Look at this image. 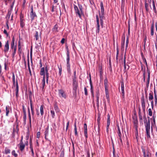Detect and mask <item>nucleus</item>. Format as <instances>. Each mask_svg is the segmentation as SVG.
<instances>
[{
  "label": "nucleus",
  "mask_w": 157,
  "mask_h": 157,
  "mask_svg": "<svg viewBox=\"0 0 157 157\" xmlns=\"http://www.w3.org/2000/svg\"><path fill=\"white\" fill-rule=\"evenodd\" d=\"M48 67L46 66L45 68L42 67L41 68L40 71V75H43V79L42 80V88L44 89L45 84V73L46 76V82H48V80L49 77V74L48 73Z\"/></svg>",
  "instance_id": "f257e3e1"
},
{
  "label": "nucleus",
  "mask_w": 157,
  "mask_h": 157,
  "mask_svg": "<svg viewBox=\"0 0 157 157\" xmlns=\"http://www.w3.org/2000/svg\"><path fill=\"white\" fill-rule=\"evenodd\" d=\"M144 125L145 126L147 135V138L150 137V122L149 120L148 121L146 117L144 120Z\"/></svg>",
  "instance_id": "f03ea898"
},
{
  "label": "nucleus",
  "mask_w": 157,
  "mask_h": 157,
  "mask_svg": "<svg viewBox=\"0 0 157 157\" xmlns=\"http://www.w3.org/2000/svg\"><path fill=\"white\" fill-rule=\"evenodd\" d=\"M100 7L101 11V14L99 13V17L101 25L102 27H103V20L104 19V9L102 2H100Z\"/></svg>",
  "instance_id": "7ed1b4c3"
},
{
  "label": "nucleus",
  "mask_w": 157,
  "mask_h": 157,
  "mask_svg": "<svg viewBox=\"0 0 157 157\" xmlns=\"http://www.w3.org/2000/svg\"><path fill=\"white\" fill-rule=\"evenodd\" d=\"M74 9L75 11V13L76 14H78V16L80 17H81V15L82 14V11L80 10H79L78 8V7L76 6H74Z\"/></svg>",
  "instance_id": "20e7f679"
},
{
  "label": "nucleus",
  "mask_w": 157,
  "mask_h": 157,
  "mask_svg": "<svg viewBox=\"0 0 157 157\" xmlns=\"http://www.w3.org/2000/svg\"><path fill=\"white\" fill-rule=\"evenodd\" d=\"M69 56L68 53V52L67 54V70L69 72H70V65L69 63Z\"/></svg>",
  "instance_id": "39448f33"
},
{
  "label": "nucleus",
  "mask_w": 157,
  "mask_h": 157,
  "mask_svg": "<svg viewBox=\"0 0 157 157\" xmlns=\"http://www.w3.org/2000/svg\"><path fill=\"white\" fill-rule=\"evenodd\" d=\"M31 13H30V17L31 18L32 20H33L34 18L36 16V15L35 13L33 12V6H31Z\"/></svg>",
  "instance_id": "423d86ee"
},
{
  "label": "nucleus",
  "mask_w": 157,
  "mask_h": 157,
  "mask_svg": "<svg viewBox=\"0 0 157 157\" xmlns=\"http://www.w3.org/2000/svg\"><path fill=\"white\" fill-rule=\"evenodd\" d=\"M118 136L119 137V139L121 142L122 143V137L123 136V135H122L121 133V132L120 129L119 127L118 126V131H117Z\"/></svg>",
  "instance_id": "0eeeda50"
},
{
  "label": "nucleus",
  "mask_w": 157,
  "mask_h": 157,
  "mask_svg": "<svg viewBox=\"0 0 157 157\" xmlns=\"http://www.w3.org/2000/svg\"><path fill=\"white\" fill-rule=\"evenodd\" d=\"M96 21L97 23V29L96 30V32L98 33H99V32L100 30V25H99V20L98 17V15L96 16Z\"/></svg>",
  "instance_id": "6e6552de"
},
{
  "label": "nucleus",
  "mask_w": 157,
  "mask_h": 157,
  "mask_svg": "<svg viewBox=\"0 0 157 157\" xmlns=\"http://www.w3.org/2000/svg\"><path fill=\"white\" fill-rule=\"evenodd\" d=\"M73 89L74 90L76 91L77 88L78 86L77 82L75 78L73 79Z\"/></svg>",
  "instance_id": "1a4fd4ad"
},
{
  "label": "nucleus",
  "mask_w": 157,
  "mask_h": 157,
  "mask_svg": "<svg viewBox=\"0 0 157 157\" xmlns=\"http://www.w3.org/2000/svg\"><path fill=\"white\" fill-rule=\"evenodd\" d=\"M143 152L144 154V157H151V154L148 151H147L146 153L145 150L143 149Z\"/></svg>",
  "instance_id": "9d476101"
},
{
  "label": "nucleus",
  "mask_w": 157,
  "mask_h": 157,
  "mask_svg": "<svg viewBox=\"0 0 157 157\" xmlns=\"http://www.w3.org/2000/svg\"><path fill=\"white\" fill-rule=\"evenodd\" d=\"M9 49V44L8 41H7L6 42L5 45V46L4 49V51L6 53L8 52Z\"/></svg>",
  "instance_id": "9b49d317"
},
{
  "label": "nucleus",
  "mask_w": 157,
  "mask_h": 157,
  "mask_svg": "<svg viewBox=\"0 0 157 157\" xmlns=\"http://www.w3.org/2000/svg\"><path fill=\"white\" fill-rule=\"evenodd\" d=\"M121 94L123 98L124 97V84L123 82H121Z\"/></svg>",
  "instance_id": "f8f14e48"
},
{
  "label": "nucleus",
  "mask_w": 157,
  "mask_h": 157,
  "mask_svg": "<svg viewBox=\"0 0 157 157\" xmlns=\"http://www.w3.org/2000/svg\"><path fill=\"white\" fill-rule=\"evenodd\" d=\"M19 146V147L21 151H22L24 149L25 147V145L23 144V142L22 140H21L19 144L18 145Z\"/></svg>",
  "instance_id": "ddd939ff"
},
{
  "label": "nucleus",
  "mask_w": 157,
  "mask_h": 157,
  "mask_svg": "<svg viewBox=\"0 0 157 157\" xmlns=\"http://www.w3.org/2000/svg\"><path fill=\"white\" fill-rule=\"evenodd\" d=\"M141 103L143 109L144 111H145V104L144 97H143L141 98Z\"/></svg>",
  "instance_id": "4468645a"
},
{
  "label": "nucleus",
  "mask_w": 157,
  "mask_h": 157,
  "mask_svg": "<svg viewBox=\"0 0 157 157\" xmlns=\"http://www.w3.org/2000/svg\"><path fill=\"white\" fill-rule=\"evenodd\" d=\"M59 94L60 97H62L65 98H66V95L64 92L63 90H59Z\"/></svg>",
  "instance_id": "2eb2a0df"
},
{
  "label": "nucleus",
  "mask_w": 157,
  "mask_h": 157,
  "mask_svg": "<svg viewBox=\"0 0 157 157\" xmlns=\"http://www.w3.org/2000/svg\"><path fill=\"white\" fill-rule=\"evenodd\" d=\"M14 39L13 37V40L11 43V49H16V46L14 45Z\"/></svg>",
  "instance_id": "dca6fc26"
},
{
  "label": "nucleus",
  "mask_w": 157,
  "mask_h": 157,
  "mask_svg": "<svg viewBox=\"0 0 157 157\" xmlns=\"http://www.w3.org/2000/svg\"><path fill=\"white\" fill-rule=\"evenodd\" d=\"M150 73L149 71H148V76H147V81L146 83V86H148L150 82Z\"/></svg>",
  "instance_id": "f3484780"
},
{
  "label": "nucleus",
  "mask_w": 157,
  "mask_h": 157,
  "mask_svg": "<svg viewBox=\"0 0 157 157\" xmlns=\"http://www.w3.org/2000/svg\"><path fill=\"white\" fill-rule=\"evenodd\" d=\"M153 122L151 123V129L152 130V127L155 126V117L154 116H153Z\"/></svg>",
  "instance_id": "a211bd4d"
},
{
  "label": "nucleus",
  "mask_w": 157,
  "mask_h": 157,
  "mask_svg": "<svg viewBox=\"0 0 157 157\" xmlns=\"http://www.w3.org/2000/svg\"><path fill=\"white\" fill-rule=\"evenodd\" d=\"M30 107H31V112H32V115H34V110H33V106L32 101L31 100H30Z\"/></svg>",
  "instance_id": "6ab92c4d"
},
{
  "label": "nucleus",
  "mask_w": 157,
  "mask_h": 157,
  "mask_svg": "<svg viewBox=\"0 0 157 157\" xmlns=\"http://www.w3.org/2000/svg\"><path fill=\"white\" fill-rule=\"evenodd\" d=\"M154 25L153 23L151 25V35L153 36L154 34Z\"/></svg>",
  "instance_id": "aec40b11"
},
{
  "label": "nucleus",
  "mask_w": 157,
  "mask_h": 157,
  "mask_svg": "<svg viewBox=\"0 0 157 157\" xmlns=\"http://www.w3.org/2000/svg\"><path fill=\"white\" fill-rule=\"evenodd\" d=\"M152 5L153 7V10L155 13H157V11L156 10V8L155 5V3L154 0L152 1Z\"/></svg>",
  "instance_id": "412c9836"
},
{
  "label": "nucleus",
  "mask_w": 157,
  "mask_h": 157,
  "mask_svg": "<svg viewBox=\"0 0 157 157\" xmlns=\"http://www.w3.org/2000/svg\"><path fill=\"white\" fill-rule=\"evenodd\" d=\"M139 118L140 119V122L142 123L143 122V120H142V117L141 115V113L140 112V109H139Z\"/></svg>",
  "instance_id": "4be33fe9"
},
{
  "label": "nucleus",
  "mask_w": 157,
  "mask_h": 157,
  "mask_svg": "<svg viewBox=\"0 0 157 157\" xmlns=\"http://www.w3.org/2000/svg\"><path fill=\"white\" fill-rule=\"evenodd\" d=\"M58 26L57 25H56L53 28L52 30L53 32H58Z\"/></svg>",
  "instance_id": "5701e85b"
},
{
  "label": "nucleus",
  "mask_w": 157,
  "mask_h": 157,
  "mask_svg": "<svg viewBox=\"0 0 157 157\" xmlns=\"http://www.w3.org/2000/svg\"><path fill=\"white\" fill-rule=\"evenodd\" d=\"M40 112L41 115L42 116L44 114V106L43 105H41L40 107Z\"/></svg>",
  "instance_id": "b1692460"
},
{
  "label": "nucleus",
  "mask_w": 157,
  "mask_h": 157,
  "mask_svg": "<svg viewBox=\"0 0 157 157\" xmlns=\"http://www.w3.org/2000/svg\"><path fill=\"white\" fill-rule=\"evenodd\" d=\"M104 84L105 88H108V81L107 79L106 78L104 80Z\"/></svg>",
  "instance_id": "393cba45"
},
{
  "label": "nucleus",
  "mask_w": 157,
  "mask_h": 157,
  "mask_svg": "<svg viewBox=\"0 0 157 157\" xmlns=\"http://www.w3.org/2000/svg\"><path fill=\"white\" fill-rule=\"evenodd\" d=\"M11 13V10H10L8 11V14L6 16V18L7 19H9L10 18V16Z\"/></svg>",
  "instance_id": "a878e982"
},
{
  "label": "nucleus",
  "mask_w": 157,
  "mask_h": 157,
  "mask_svg": "<svg viewBox=\"0 0 157 157\" xmlns=\"http://www.w3.org/2000/svg\"><path fill=\"white\" fill-rule=\"evenodd\" d=\"M54 109L56 112H59V109L57 105L55 104L54 105Z\"/></svg>",
  "instance_id": "bb28decb"
},
{
  "label": "nucleus",
  "mask_w": 157,
  "mask_h": 157,
  "mask_svg": "<svg viewBox=\"0 0 157 157\" xmlns=\"http://www.w3.org/2000/svg\"><path fill=\"white\" fill-rule=\"evenodd\" d=\"M154 94H155L154 96H155V104H156L157 103V96L156 95V91H155V89L154 90Z\"/></svg>",
  "instance_id": "cd10ccee"
},
{
  "label": "nucleus",
  "mask_w": 157,
  "mask_h": 157,
  "mask_svg": "<svg viewBox=\"0 0 157 157\" xmlns=\"http://www.w3.org/2000/svg\"><path fill=\"white\" fill-rule=\"evenodd\" d=\"M48 126L47 128H46L45 131V138H46V136L48 134Z\"/></svg>",
  "instance_id": "c85d7f7f"
},
{
  "label": "nucleus",
  "mask_w": 157,
  "mask_h": 157,
  "mask_svg": "<svg viewBox=\"0 0 157 157\" xmlns=\"http://www.w3.org/2000/svg\"><path fill=\"white\" fill-rule=\"evenodd\" d=\"M74 127H75L74 130H75V135H77V130L76 122H75V123Z\"/></svg>",
  "instance_id": "c756f323"
},
{
  "label": "nucleus",
  "mask_w": 157,
  "mask_h": 157,
  "mask_svg": "<svg viewBox=\"0 0 157 157\" xmlns=\"http://www.w3.org/2000/svg\"><path fill=\"white\" fill-rule=\"evenodd\" d=\"M51 113L52 118H54L55 115L54 111L53 110H51Z\"/></svg>",
  "instance_id": "7c9ffc66"
},
{
  "label": "nucleus",
  "mask_w": 157,
  "mask_h": 157,
  "mask_svg": "<svg viewBox=\"0 0 157 157\" xmlns=\"http://www.w3.org/2000/svg\"><path fill=\"white\" fill-rule=\"evenodd\" d=\"M18 50L20 53H21V46H20V42L19 41L18 43Z\"/></svg>",
  "instance_id": "2f4dec72"
},
{
  "label": "nucleus",
  "mask_w": 157,
  "mask_h": 157,
  "mask_svg": "<svg viewBox=\"0 0 157 157\" xmlns=\"http://www.w3.org/2000/svg\"><path fill=\"white\" fill-rule=\"evenodd\" d=\"M12 77H13V84L14 85L15 84V75L14 73H12Z\"/></svg>",
  "instance_id": "473e14b6"
},
{
  "label": "nucleus",
  "mask_w": 157,
  "mask_h": 157,
  "mask_svg": "<svg viewBox=\"0 0 157 157\" xmlns=\"http://www.w3.org/2000/svg\"><path fill=\"white\" fill-rule=\"evenodd\" d=\"M35 36L36 38V40H37L39 39V36L38 35V32L37 31L36 32V33L35 35Z\"/></svg>",
  "instance_id": "72a5a7b5"
},
{
  "label": "nucleus",
  "mask_w": 157,
  "mask_h": 157,
  "mask_svg": "<svg viewBox=\"0 0 157 157\" xmlns=\"http://www.w3.org/2000/svg\"><path fill=\"white\" fill-rule=\"evenodd\" d=\"M15 90V91H18V85L17 81L16 82V88Z\"/></svg>",
  "instance_id": "f704fd0d"
},
{
  "label": "nucleus",
  "mask_w": 157,
  "mask_h": 157,
  "mask_svg": "<svg viewBox=\"0 0 157 157\" xmlns=\"http://www.w3.org/2000/svg\"><path fill=\"white\" fill-rule=\"evenodd\" d=\"M153 99V96L152 94L151 93H150L149 94V100H152Z\"/></svg>",
  "instance_id": "c9c22d12"
},
{
  "label": "nucleus",
  "mask_w": 157,
  "mask_h": 157,
  "mask_svg": "<svg viewBox=\"0 0 157 157\" xmlns=\"http://www.w3.org/2000/svg\"><path fill=\"white\" fill-rule=\"evenodd\" d=\"M6 116H8L9 113V109L8 108L7 106H6Z\"/></svg>",
  "instance_id": "e433bc0d"
},
{
  "label": "nucleus",
  "mask_w": 157,
  "mask_h": 157,
  "mask_svg": "<svg viewBox=\"0 0 157 157\" xmlns=\"http://www.w3.org/2000/svg\"><path fill=\"white\" fill-rule=\"evenodd\" d=\"M58 68L59 69V75H60L61 74V72H62V68L61 67H58Z\"/></svg>",
  "instance_id": "4c0bfd02"
},
{
  "label": "nucleus",
  "mask_w": 157,
  "mask_h": 157,
  "mask_svg": "<svg viewBox=\"0 0 157 157\" xmlns=\"http://www.w3.org/2000/svg\"><path fill=\"white\" fill-rule=\"evenodd\" d=\"M148 114L150 116L152 115V112L151 109H148Z\"/></svg>",
  "instance_id": "58836bf2"
},
{
  "label": "nucleus",
  "mask_w": 157,
  "mask_h": 157,
  "mask_svg": "<svg viewBox=\"0 0 157 157\" xmlns=\"http://www.w3.org/2000/svg\"><path fill=\"white\" fill-rule=\"evenodd\" d=\"M128 38L127 37L126 39V48L128 46Z\"/></svg>",
  "instance_id": "ea45409f"
},
{
  "label": "nucleus",
  "mask_w": 157,
  "mask_h": 157,
  "mask_svg": "<svg viewBox=\"0 0 157 157\" xmlns=\"http://www.w3.org/2000/svg\"><path fill=\"white\" fill-rule=\"evenodd\" d=\"M12 154L15 157H17V155L15 153V151H12Z\"/></svg>",
  "instance_id": "a19ab883"
},
{
  "label": "nucleus",
  "mask_w": 157,
  "mask_h": 157,
  "mask_svg": "<svg viewBox=\"0 0 157 157\" xmlns=\"http://www.w3.org/2000/svg\"><path fill=\"white\" fill-rule=\"evenodd\" d=\"M129 66L128 65H124V70H126V69L128 70L129 68Z\"/></svg>",
  "instance_id": "79ce46f5"
},
{
  "label": "nucleus",
  "mask_w": 157,
  "mask_h": 157,
  "mask_svg": "<svg viewBox=\"0 0 157 157\" xmlns=\"http://www.w3.org/2000/svg\"><path fill=\"white\" fill-rule=\"evenodd\" d=\"M84 134L85 137L87 138L88 137L87 134V130H84Z\"/></svg>",
  "instance_id": "37998d69"
},
{
  "label": "nucleus",
  "mask_w": 157,
  "mask_h": 157,
  "mask_svg": "<svg viewBox=\"0 0 157 157\" xmlns=\"http://www.w3.org/2000/svg\"><path fill=\"white\" fill-rule=\"evenodd\" d=\"M22 108L23 109L24 115H25V114L26 113V111L25 108V106L24 105H22Z\"/></svg>",
  "instance_id": "c03bdc74"
},
{
  "label": "nucleus",
  "mask_w": 157,
  "mask_h": 157,
  "mask_svg": "<svg viewBox=\"0 0 157 157\" xmlns=\"http://www.w3.org/2000/svg\"><path fill=\"white\" fill-rule=\"evenodd\" d=\"M85 94V95H87L88 94V93L87 92V90L86 87H85L84 88Z\"/></svg>",
  "instance_id": "a18cd8bd"
},
{
  "label": "nucleus",
  "mask_w": 157,
  "mask_h": 157,
  "mask_svg": "<svg viewBox=\"0 0 157 157\" xmlns=\"http://www.w3.org/2000/svg\"><path fill=\"white\" fill-rule=\"evenodd\" d=\"M5 153L6 154L9 153L10 152V151L9 149H6L5 150Z\"/></svg>",
  "instance_id": "49530a36"
},
{
  "label": "nucleus",
  "mask_w": 157,
  "mask_h": 157,
  "mask_svg": "<svg viewBox=\"0 0 157 157\" xmlns=\"http://www.w3.org/2000/svg\"><path fill=\"white\" fill-rule=\"evenodd\" d=\"M110 123V120H107V127L109 128Z\"/></svg>",
  "instance_id": "de8ad7c7"
},
{
  "label": "nucleus",
  "mask_w": 157,
  "mask_h": 157,
  "mask_svg": "<svg viewBox=\"0 0 157 157\" xmlns=\"http://www.w3.org/2000/svg\"><path fill=\"white\" fill-rule=\"evenodd\" d=\"M90 86H91L90 89H91V92H92H92H93V90H92V84H91V78H90Z\"/></svg>",
  "instance_id": "09e8293b"
},
{
  "label": "nucleus",
  "mask_w": 157,
  "mask_h": 157,
  "mask_svg": "<svg viewBox=\"0 0 157 157\" xmlns=\"http://www.w3.org/2000/svg\"><path fill=\"white\" fill-rule=\"evenodd\" d=\"M134 124L135 125V126H136V130L137 131V121H136V122H134Z\"/></svg>",
  "instance_id": "8fccbe9b"
},
{
  "label": "nucleus",
  "mask_w": 157,
  "mask_h": 157,
  "mask_svg": "<svg viewBox=\"0 0 157 157\" xmlns=\"http://www.w3.org/2000/svg\"><path fill=\"white\" fill-rule=\"evenodd\" d=\"M105 94H106L108 95V94L109 92H108V88H105Z\"/></svg>",
  "instance_id": "3c124183"
},
{
  "label": "nucleus",
  "mask_w": 157,
  "mask_h": 157,
  "mask_svg": "<svg viewBox=\"0 0 157 157\" xmlns=\"http://www.w3.org/2000/svg\"><path fill=\"white\" fill-rule=\"evenodd\" d=\"M145 8H146V9L147 11L148 10V5L146 3H145Z\"/></svg>",
  "instance_id": "603ef678"
},
{
  "label": "nucleus",
  "mask_w": 157,
  "mask_h": 157,
  "mask_svg": "<svg viewBox=\"0 0 157 157\" xmlns=\"http://www.w3.org/2000/svg\"><path fill=\"white\" fill-rule=\"evenodd\" d=\"M40 132H37V137L38 138H39L40 137Z\"/></svg>",
  "instance_id": "864d4df0"
},
{
  "label": "nucleus",
  "mask_w": 157,
  "mask_h": 157,
  "mask_svg": "<svg viewBox=\"0 0 157 157\" xmlns=\"http://www.w3.org/2000/svg\"><path fill=\"white\" fill-rule=\"evenodd\" d=\"M84 130H87V125L86 124H84Z\"/></svg>",
  "instance_id": "5fc2aeb1"
},
{
  "label": "nucleus",
  "mask_w": 157,
  "mask_h": 157,
  "mask_svg": "<svg viewBox=\"0 0 157 157\" xmlns=\"http://www.w3.org/2000/svg\"><path fill=\"white\" fill-rule=\"evenodd\" d=\"M69 121H68L67 124V127H66V130H67L68 127L69 126Z\"/></svg>",
  "instance_id": "6e6d98bb"
},
{
  "label": "nucleus",
  "mask_w": 157,
  "mask_h": 157,
  "mask_svg": "<svg viewBox=\"0 0 157 157\" xmlns=\"http://www.w3.org/2000/svg\"><path fill=\"white\" fill-rule=\"evenodd\" d=\"M64 41L65 39L64 38H63L61 41V42L62 44H63L64 43Z\"/></svg>",
  "instance_id": "4d7b16f0"
},
{
  "label": "nucleus",
  "mask_w": 157,
  "mask_h": 157,
  "mask_svg": "<svg viewBox=\"0 0 157 157\" xmlns=\"http://www.w3.org/2000/svg\"><path fill=\"white\" fill-rule=\"evenodd\" d=\"M13 56H14L16 53V49H13Z\"/></svg>",
  "instance_id": "13d9d810"
},
{
  "label": "nucleus",
  "mask_w": 157,
  "mask_h": 157,
  "mask_svg": "<svg viewBox=\"0 0 157 157\" xmlns=\"http://www.w3.org/2000/svg\"><path fill=\"white\" fill-rule=\"evenodd\" d=\"M97 101L98 102V99H99V95L98 94H97Z\"/></svg>",
  "instance_id": "bf43d9fd"
},
{
  "label": "nucleus",
  "mask_w": 157,
  "mask_h": 157,
  "mask_svg": "<svg viewBox=\"0 0 157 157\" xmlns=\"http://www.w3.org/2000/svg\"><path fill=\"white\" fill-rule=\"evenodd\" d=\"M113 156L114 157H119L118 155H115L114 154V151L113 152Z\"/></svg>",
  "instance_id": "052dcab7"
},
{
  "label": "nucleus",
  "mask_w": 157,
  "mask_h": 157,
  "mask_svg": "<svg viewBox=\"0 0 157 157\" xmlns=\"http://www.w3.org/2000/svg\"><path fill=\"white\" fill-rule=\"evenodd\" d=\"M4 33L5 34H6L7 36L8 35V34L7 33V31H6V29H5L4 30Z\"/></svg>",
  "instance_id": "680f3d73"
},
{
  "label": "nucleus",
  "mask_w": 157,
  "mask_h": 157,
  "mask_svg": "<svg viewBox=\"0 0 157 157\" xmlns=\"http://www.w3.org/2000/svg\"><path fill=\"white\" fill-rule=\"evenodd\" d=\"M28 67H30V66H29V57H28Z\"/></svg>",
  "instance_id": "e2e57ef3"
},
{
  "label": "nucleus",
  "mask_w": 157,
  "mask_h": 157,
  "mask_svg": "<svg viewBox=\"0 0 157 157\" xmlns=\"http://www.w3.org/2000/svg\"><path fill=\"white\" fill-rule=\"evenodd\" d=\"M24 121H25L26 119V113L25 114V115H24Z\"/></svg>",
  "instance_id": "0e129e2a"
},
{
  "label": "nucleus",
  "mask_w": 157,
  "mask_h": 157,
  "mask_svg": "<svg viewBox=\"0 0 157 157\" xmlns=\"http://www.w3.org/2000/svg\"><path fill=\"white\" fill-rule=\"evenodd\" d=\"M18 91H15L16 95L17 97H18Z\"/></svg>",
  "instance_id": "69168bd1"
},
{
  "label": "nucleus",
  "mask_w": 157,
  "mask_h": 157,
  "mask_svg": "<svg viewBox=\"0 0 157 157\" xmlns=\"http://www.w3.org/2000/svg\"><path fill=\"white\" fill-rule=\"evenodd\" d=\"M79 10H80L82 11V6H79Z\"/></svg>",
  "instance_id": "338daca9"
},
{
  "label": "nucleus",
  "mask_w": 157,
  "mask_h": 157,
  "mask_svg": "<svg viewBox=\"0 0 157 157\" xmlns=\"http://www.w3.org/2000/svg\"><path fill=\"white\" fill-rule=\"evenodd\" d=\"M155 26L156 30L157 31V22L155 23Z\"/></svg>",
  "instance_id": "774afa93"
}]
</instances>
